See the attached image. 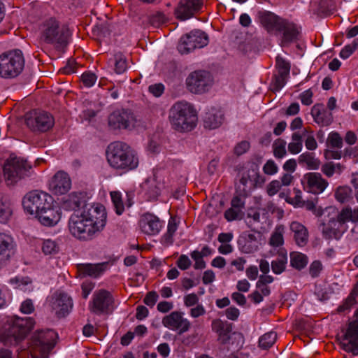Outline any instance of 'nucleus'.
I'll use <instances>...</instances> for the list:
<instances>
[{"label":"nucleus","instance_id":"1","mask_svg":"<svg viewBox=\"0 0 358 358\" xmlns=\"http://www.w3.org/2000/svg\"><path fill=\"white\" fill-rule=\"evenodd\" d=\"M106 212L100 203L86 206L85 210L73 213L68 223L71 234L80 241L92 240L106 223Z\"/></svg>","mask_w":358,"mask_h":358},{"label":"nucleus","instance_id":"2","mask_svg":"<svg viewBox=\"0 0 358 358\" xmlns=\"http://www.w3.org/2000/svg\"><path fill=\"white\" fill-rule=\"evenodd\" d=\"M106 155L109 165L121 173L134 170L138 166L136 152L126 143L115 141L110 143Z\"/></svg>","mask_w":358,"mask_h":358},{"label":"nucleus","instance_id":"3","mask_svg":"<svg viewBox=\"0 0 358 358\" xmlns=\"http://www.w3.org/2000/svg\"><path fill=\"white\" fill-rule=\"evenodd\" d=\"M57 334L52 329L36 331L29 341L27 349L17 350L19 358H47L56 343Z\"/></svg>","mask_w":358,"mask_h":358},{"label":"nucleus","instance_id":"4","mask_svg":"<svg viewBox=\"0 0 358 358\" xmlns=\"http://www.w3.org/2000/svg\"><path fill=\"white\" fill-rule=\"evenodd\" d=\"M358 222V207L353 210L347 206L338 211L336 215L329 217L327 223H322V235L326 239L338 240L348 230L347 223Z\"/></svg>","mask_w":358,"mask_h":358},{"label":"nucleus","instance_id":"5","mask_svg":"<svg viewBox=\"0 0 358 358\" xmlns=\"http://www.w3.org/2000/svg\"><path fill=\"white\" fill-rule=\"evenodd\" d=\"M171 125L179 132L192 131L196 125L197 115L192 105L185 101L174 103L169 115Z\"/></svg>","mask_w":358,"mask_h":358},{"label":"nucleus","instance_id":"6","mask_svg":"<svg viewBox=\"0 0 358 358\" xmlns=\"http://www.w3.org/2000/svg\"><path fill=\"white\" fill-rule=\"evenodd\" d=\"M41 39L47 44L61 49L67 45L71 31L66 25L62 24L55 17L44 20L40 27Z\"/></svg>","mask_w":358,"mask_h":358},{"label":"nucleus","instance_id":"7","mask_svg":"<svg viewBox=\"0 0 358 358\" xmlns=\"http://www.w3.org/2000/svg\"><path fill=\"white\" fill-rule=\"evenodd\" d=\"M35 324L31 317L14 316L8 329L0 334V342L6 346H16L25 339Z\"/></svg>","mask_w":358,"mask_h":358},{"label":"nucleus","instance_id":"8","mask_svg":"<svg viewBox=\"0 0 358 358\" xmlns=\"http://www.w3.org/2000/svg\"><path fill=\"white\" fill-rule=\"evenodd\" d=\"M25 59L19 49L6 51L0 55V78L13 79L24 70Z\"/></svg>","mask_w":358,"mask_h":358},{"label":"nucleus","instance_id":"9","mask_svg":"<svg viewBox=\"0 0 358 358\" xmlns=\"http://www.w3.org/2000/svg\"><path fill=\"white\" fill-rule=\"evenodd\" d=\"M34 173L31 164L25 159L12 155L3 166V175L8 185H13L17 181Z\"/></svg>","mask_w":358,"mask_h":358},{"label":"nucleus","instance_id":"10","mask_svg":"<svg viewBox=\"0 0 358 358\" xmlns=\"http://www.w3.org/2000/svg\"><path fill=\"white\" fill-rule=\"evenodd\" d=\"M107 122L110 131L119 133L122 130H133L138 120L131 109L120 108H116L108 115Z\"/></svg>","mask_w":358,"mask_h":358},{"label":"nucleus","instance_id":"11","mask_svg":"<svg viewBox=\"0 0 358 358\" xmlns=\"http://www.w3.org/2000/svg\"><path fill=\"white\" fill-rule=\"evenodd\" d=\"M54 199L49 194L39 190L28 192L23 198L22 206L26 212L36 216L53 204Z\"/></svg>","mask_w":358,"mask_h":358},{"label":"nucleus","instance_id":"12","mask_svg":"<svg viewBox=\"0 0 358 358\" xmlns=\"http://www.w3.org/2000/svg\"><path fill=\"white\" fill-rule=\"evenodd\" d=\"M47 304L51 312L59 319L66 317L73 307L72 298L67 293L60 290L55 292L48 297Z\"/></svg>","mask_w":358,"mask_h":358},{"label":"nucleus","instance_id":"13","mask_svg":"<svg viewBox=\"0 0 358 358\" xmlns=\"http://www.w3.org/2000/svg\"><path fill=\"white\" fill-rule=\"evenodd\" d=\"M208 43V35L201 30H193L183 35L178 44L177 49L182 54H188L196 48H201Z\"/></svg>","mask_w":358,"mask_h":358},{"label":"nucleus","instance_id":"14","mask_svg":"<svg viewBox=\"0 0 358 358\" xmlns=\"http://www.w3.org/2000/svg\"><path fill=\"white\" fill-rule=\"evenodd\" d=\"M27 126L34 132L44 133L51 129L55 124L53 116L45 111H35L26 115Z\"/></svg>","mask_w":358,"mask_h":358},{"label":"nucleus","instance_id":"15","mask_svg":"<svg viewBox=\"0 0 358 358\" xmlns=\"http://www.w3.org/2000/svg\"><path fill=\"white\" fill-rule=\"evenodd\" d=\"M211 85V76L206 71H194L186 79L188 90L194 94H202L207 92Z\"/></svg>","mask_w":358,"mask_h":358},{"label":"nucleus","instance_id":"16","mask_svg":"<svg viewBox=\"0 0 358 358\" xmlns=\"http://www.w3.org/2000/svg\"><path fill=\"white\" fill-rule=\"evenodd\" d=\"M355 315L356 320L349 323L345 333L338 339L340 340L341 347L345 351L358 355V310Z\"/></svg>","mask_w":358,"mask_h":358},{"label":"nucleus","instance_id":"17","mask_svg":"<svg viewBox=\"0 0 358 358\" xmlns=\"http://www.w3.org/2000/svg\"><path fill=\"white\" fill-rule=\"evenodd\" d=\"M113 303V297L110 292L101 289L94 292L90 302V311L96 315L107 313Z\"/></svg>","mask_w":358,"mask_h":358},{"label":"nucleus","instance_id":"18","mask_svg":"<svg viewBox=\"0 0 358 358\" xmlns=\"http://www.w3.org/2000/svg\"><path fill=\"white\" fill-rule=\"evenodd\" d=\"M203 4V0H180L175 8L176 17L180 20H186L199 13Z\"/></svg>","mask_w":358,"mask_h":358},{"label":"nucleus","instance_id":"19","mask_svg":"<svg viewBox=\"0 0 358 358\" xmlns=\"http://www.w3.org/2000/svg\"><path fill=\"white\" fill-rule=\"evenodd\" d=\"M301 184L306 192L319 194L324 191L329 183L320 173L309 172L303 175Z\"/></svg>","mask_w":358,"mask_h":358},{"label":"nucleus","instance_id":"20","mask_svg":"<svg viewBox=\"0 0 358 358\" xmlns=\"http://www.w3.org/2000/svg\"><path fill=\"white\" fill-rule=\"evenodd\" d=\"M275 35H280V45L285 47L298 40L299 31L296 24L285 19L282 24L278 27Z\"/></svg>","mask_w":358,"mask_h":358},{"label":"nucleus","instance_id":"21","mask_svg":"<svg viewBox=\"0 0 358 358\" xmlns=\"http://www.w3.org/2000/svg\"><path fill=\"white\" fill-rule=\"evenodd\" d=\"M16 252L14 238L6 233H0V268L10 261Z\"/></svg>","mask_w":358,"mask_h":358},{"label":"nucleus","instance_id":"22","mask_svg":"<svg viewBox=\"0 0 358 358\" xmlns=\"http://www.w3.org/2000/svg\"><path fill=\"white\" fill-rule=\"evenodd\" d=\"M162 324L169 329L179 330V334L187 332L191 326L190 322L183 317V313L179 311H173L164 317Z\"/></svg>","mask_w":358,"mask_h":358},{"label":"nucleus","instance_id":"23","mask_svg":"<svg viewBox=\"0 0 358 358\" xmlns=\"http://www.w3.org/2000/svg\"><path fill=\"white\" fill-rule=\"evenodd\" d=\"M71 187V178L68 173L62 171L56 173L49 182V189L54 194H64Z\"/></svg>","mask_w":358,"mask_h":358},{"label":"nucleus","instance_id":"24","mask_svg":"<svg viewBox=\"0 0 358 358\" xmlns=\"http://www.w3.org/2000/svg\"><path fill=\"white\" fill-rule=\"evenodd\" d=\"M257 16L260 24L268 34H275L278 27L285 20L274 13L265 10L258 11Z\"/></svg>","mask_w":358,"mask_h":358},{"label":"nucleus","instance_id":"25","mask_svg":"<svg viewBox=\"0 0 358 358\" xmlns=\"http://www.w3.org/2000/svg\"><path fill=\"white\" fill-rule=\"evenodd\" d=\"M88 199L87 192H72L64 199L62 208L66 210L76 211L81 207L83 210H85L86 206H96V204L88 203Z\"/></svg>","mask_w":358,"mask_h":358},{"label":"nucleus","instance_id":"26","mask_svg":"<svg viewBox=\"0 0 358 358\" xmlns=\"http://www.w3.org/2000/svg\"><path fill=\"white\" fill-rule=\"evenodd\" d=\"M139 227L141 231L150 236L157 234L162 227V222L157 216L150 213L143 214L139 220Z\"/></svg>","mask_w":358,"mask_h":358},{"label":"nucleus","instance_id":"27","mask_svg":"<svg viewBox=\"0 0 358 358\" xmlns=\"http://www.w3.org/2000/svg\"><path fill=\"white\" fill-rule=\"evenodd\" d=\"M108 262L79 264L77 265V270L79 276L81 278L89 276L97 278L108 269Z\"/></svg>","mask_w":358,"mask_h":358},{"label":"nucleus","instance_id":"28","mask_svg":"<svg viewBox=\"0 0 358 358\" xmlns=\"http://www.w3.org/2000/svg\"><path fill=\"white\" fill-rule=\"evenodd\" d=\"M36 217L43 225L51 227L55 225L59 221L61 212L57 207L52 204L49 207L47 206L45 210L37 215Z\"/></svg>","mask_w":358,"mask_h":358},{"label":"nucleus","instance_id":"29","mask_svg":"<svg viewBox=\"0 0 358 358\" xmlns=\"http://www.w3.org/2000/svg\"><path fill=\"white\" fill-rule=\"evenodd\" d=\"M311 115L314 121L321 126H329L333 122V115L328 111L322 103H316L311 108Z\"/></svg>","mask_w":358,"mask_h":358},{"label":"nucleus","instance_id":"30","mask_svg":"<svg viewBox=\"0 0 358 358\" xmlns=\"http://www.w3.org/2000/svg\"><path fill=\"white\" fill-rule=\"evenodd\" d=\"M224 118V113L221 109L211 108L206 112L203 117L204 127L217 129L222 124Z\"/></svg>","mask_w":358,"mask_h":358},{"label":"nucleus","instance_id":"31","mask_svg":"<svg viewBox=\"0 0 358 358\" xmlns=\"http://www.w3.org/2000/svg\"><path fill=\"white\" fill-rule=\"evenodd\" d=\"M211 327L212 330L217 334L218 341L220 344L225 345L227 338L233 332V324L217 319L212 322Z\"/></svg>","mask_w":358,"mask_h":358},{"label":"nucleus","instance_id":"32","mask_svg":"<svg viewBox=\"0 0 358 358\" xmlns=\"http://www.w3.org/2000/svg\"><path fill=\"white\" fill-rule=\"evenodd\" d=\"M238 246L243 253H253L258 250V241L255 234L243 233L238 239Z\"/></svg>","mask_w":358,"mask_h":358},{"label":"nucleus","instance_id":"33","mask_svg":"<svg viewBox=\"0 0 358 358\" xmlns=\"http://www.w3.org/2000/svg\"><path fill=\"white\" fill-rule=\"evenodd\" d=\"M290 229L294 234V238L297 245L305 246L308 241V232L305 226L298 222H292Z\"/></svg>","mask_w":358,"mask_h":358},{"label":"nucleus","instance_id":"34","mask_svg":"<svg viewBox=\"0 0 358 358\" xmlns=\"http://www.w3.org/2000/svg\"><path fill=\"white\" fill-rule=\"evenodd\" d=\"M13 215V207L8 196L0 194V223L6 224Z\"/></svg>","mask_w":358,"mask_h":358},{"label":"nucleus","instance_id":"35","mask_svg":"<svg viewBox=\"0 0 358 358\" xmlns=\"http://www.w3.org/2000/svg\"><path fill=\"white\" fill-rule=\"evenodd\" d=\"M300 165H306L309 170H317L320 166V161L315 158L313 152H306L299 155L298 159Z\"/></svg>","mask_w":358,"mask_h":358},{"label":"nucleus","instance_id":"36","mask_svg":"<svg viewBox=\"0 0 358 358\" xmlns=\"http://www.w3.org/2000/svg\"><path fill=\"white\" fill-rule=\"evenodd\" d=\"M287 261V252L285 250H280L279 258L271 262V269L275 274H280L285 270Z\"/></svg>","mask_w":358,"mask_h":358},{"label":"nucleus","instance_id":"37","mask_svg":"<svg viewBox=\"0 0 358 358\" xmlns=\"http://www.w3.org/2000/svg\"><path fill=\"white\" fill-rule=\"evenodd\" d=\"M8 282L13 285L15 288H19L24 291H31L32 290L31 284L32 280L29 276H16L15 278H10Z\"/></svg>","mask_w":358,"mask_h":358},{"label":"nucleus","instance_id":"38","mask_svg":"<svg viewBox=\"0 0 358 358\" xmlns=\"http://www.w3.org/2000/svg\"><path fill=\"white\" fill-rule=\"evenodd\" d=\"M308 264V257L304 254L299 252H293L290 254V265L297 269L301 270Z\"/></svg>","mask_w":358,"mask_h":358},{"label":"nucleus","instance_id":"39","mask_svg":"<svg viewBox=\"0 0 358 358\" xmlns=\"http://www.w3.org/2000/svg\"><path fill=\"white\" fill-rule=\"evenodd\" d=\"M336 10V4L334 0H320L317 8V13L322 16H328L334 13Z\"/></svg>","mask_w":358,"mask_h":358},{"label":"nucleus","instance_id":"40","mask_svg":"<svg viewBox=\"0 0 358 358\" xmlns=\"http://www.w3.org/2000/svg\"><path fill=\"white\" fill-rule=\"evenodd\" d=\"M357 296L358 289L357 287H354L348 296L343 301L342 304H341L337 308V312L341 313L349 310L351 307L356 303V298Z\"/></svg>","mask_w":358,"mask_h":358},{"label":"nucleus","instance_id":"41","mask_svg":"<svg viewBox=\"0 0 358 358\" xmlns=\"http://www.w3.org/2000/svg\"><path fill=\"white\" fill-rule=\"evenodd\" d=\"M178 229V224L175 220L171 218L168 223L167 231L162 238V243L167 245H172L173 243V236Z\"/></svg>","mask_w":358,"mask_h":358},{"label":"nucleus","instance_id":"42","mask_svg":"<svg viewBox=\"0 0 358 358\" xmlns=\"http://www.w3.org/2000/svg\"><path fill=\"white\" fill-rule=\"evenodd\" d=\"M352 189L348 186H339L334 192V197L341 203L348 202L351 197Z\"/></svg>","mask_w":358,"mask_h":358},{"label":"nucleus","instance_id":"43","mask_svg":"<svg viewBox=\"0 0 358 358\" xmlns=\"http://www.w3.org/2000/svg\"><path fill=\"white\" fill-rule=\"evenodd\" d=\"M149 201L156 200L160 194L159 188L154 180H146L143 184Z\"/></svg>","mask_w":358,"mask_h":358},{"label":"nucleus","instance_id":"44","mask_svg":"<svg viewBox=\"0 0 358 358\" xmlns=\"http://www.w3.org/2000/svg\"><path fill=\"white\" fill-rule=\"evenodd\" d=\"M115 72L117 74L123 73L127 69V60L123 53L118 52L114 55Z\"/></svg>","mask_w":358,"mask_h":358},{"label":"nucleus","instance_id":"45","mask_svg":"<svg viewBox=\"0 0 358 358\" xmlns=\"http://www.w3.org/2000/svg\"><path fill=\"white\" fill-rule=\"evenodd\" d=\"M248 178L250 179L249 189L254 188L257 185L261 186L265 182V178L259 173L257 167L248 171Z\"/></svg>","mask_w":358,"mask_h":358},{"label":"nucleus","instance_id":"46","mask_svg":"<svg viewBox=\"0 0 358 358\" xmlns=\"http://www.w3.org/2000/svg\"><path fill=\"white\" fill-rule=\"evenodd\" d=\"M277 334L273 331L264 334L259 339V346L264 350L270 348L275 342Z\"/></svg>","mask_w":358,"mask_h":358},{"label":"nucleus","instance_id":"47","mask_svg":"<svg viewBox=\"0 0 358 358\" xmlns=\"http://www.w3.org/2000/svg\"><path fill=\"white\" fill-rule=\"evenodd\" d=\"M110 194L115 213L118 215H122L124 210V206L121 193L118 191H113Z\"/></svg>","mask_w":358,"mask_h":358},{"label":"nucleus","instance_id":"48","mask_svg":"<svg viewBox=\"0 0 358 358\" xmlns=\"http://www.w3.org/2000/svg\"><path fill=\"white\" fill-rule=\"evenodd\" d=\"M275 67L278 71L277 73L280 74V76H289L291 65L289 62L280 55H278L275 58Z\"/></svg>","mask_w":358,"mask_h":358},{"label":"nucleus","instance_id":"49","mask_svg":"<svg viewBox=\"0 0 358 358\" xmlns=\"http://www.w3.org/2000/svg\"><path fill=\"white\" fill-rule=\"evenodd\" d=\"M286 141L282 138H278L273 144V155L278 159L284 157L286 155Z\"/></svg>","mask_w":358,"mask_h":358},{"label":"nucleus","instance_id":"50","mask_svg":"<svg viewBox=\"0 0 358 358\" xmlns=\"http://www.w3.org/2000/svg\"><path fill=\"white\" fill-rule=\"evenodd\" d=\"M358 48V38L353 40V41L348 45H346L340 52L339 56L346 59L349 58L355 51Z\"/></svg>","mask_w":358,"mask_h":358},{"label":"nucleus","instance_id":"51","mask_svg":"<svg viewBox=\"0 0 358 358\" xmlns=\"http://www.w3.org/2000/svg\"><path fill=\"white\" fill-rule=\"evenodd\" d=\"M283 229L281 227H277L275 231L272 234L269 243L273 247H279L284 243V238L282 235Z\"/></svg>","mask_w":358,"mask_h":358},{"label":"nucleus","instance_id":"52","mask_svg":"<svg viewBox=\"0 0 358 358\" xmlns=\"http://www.w3.org/2000/svg\"><path fill=\"white\" fill-rule=\"evenodd\" d=\"M243 343V336L242 334L233 331L227 338L226 345L234 346V348H240Z\"/></svg>","mask_w":358,"mask_h":358},{"label":"nucleus","instance_id":"53","mask_svg":"<svg viewBox=\"0 0 358 358\" xmlns=\"http://www.w3.org/2000/svg\"><path fill=\"white\" fill-rule=\"evenodd\" d=\"M294 196H286L287 203L293 205L294 207H303L304 201L302 199L301 192L296 188H294Z\"/></svg>","mask_w":358,"mask_h":358},{"label":"nucleus","instance_id":"54","mask_svg":"<svg viewBox=\"0 0 358 358\" xmlns=\"http://www.w3.org/2000/svg\"><path fill=\"white\" fill-rule=\"evenodd\" d=\"M288 76H280V74L276 73L273 76L272 78V90L273 92L280 91L284 85L286 84V80Z\"/></svg>","mask_w":358,"mask_h":358},{"label":"nucleus","instance_id":"55","mask_svg":"<svg viewBox=\"0 0 358 358\" xmlns=\"http://www.w3.org/2000/svg\"><path fill=\"white\" fill-rule=\"evenodd\" d=\"M42 250L45 255H54L59 250V247L55 241L45 240L43 243Z\"/></svg>","mask_w":358,"mask_h":358},{"label":"nucleus","instance_id":"56","mask_svg":"<svg viewBox=\"0 0 358 358\" xmlns=\"http://www.w3.org/2000/svg\"><path fill=\"white\" fill-rule=\"evenodd\" d=\"M192 259L194 261L195 269H203L206 267V262L199 250H194L190 253Z\"/></svg>","mask_w":358,"mask_h":358},{"label":"nucleus","instance_id":"57","mask_svg":"<svg viewBox=\"0 0 358 358\" xmlns=\"http://www.w3.org/2000/svg\"><path fill=\"white\" fill-rule=\"evenodd\" d=\"M327 141L334 148H341L343 147V138L338 132L333 131L330 133Z\"/></svg>","mask_w":358,"mask_h":358},{"label":"nucleus","instance_id":"58","mask_svg":"<svg viewBox=\"0 0 358 358\" xmlns=\"http://www.w3.org/2000/svg\"><path fill=\"white\" fill-rule=\"evenodd\" d=\"M96 79L97 76L96 74L90 71H86L83 73L81 76V80L83 85L87 87L93 86Z\"/></svg>","mask_w":358,"mask_h":358},{"label":"nucleus","instance_id":"59","mask_svg":"<svg viewBox=\"0 0 358 358\" xmlns=\"http://www.w3.org/2000/svg\"><path fill=\"white\" fill-rule=\"evenodd\" d=\"M323 268L320 261H313L309 266V273L313 278H317Z\"/></svg>","mask_w":358,"mask_h":358},{"label":"nucleus","instance_id":"60","mask_svg":"<svg viewBox=\"0 0 358 358\" xmlns=\"http://www.w3.org/2000/svg\"><path fill=\"white\" fill-rule=\"evenodd\" d=\"M245 197L246 196H243V192L241 194L235 195L231 201V207L236 208L241 211V210L245 208L244 199Z\"/></svg>","mask_w":358,"mask_h":358},{"label":"nucleus","instance_id":"61","mask_svg":"<svg viewBox=\"0 0 358 358\" xmlns=\"http://www.w3.org/2000/svg\"><path fill=\"white\" fill-rule=\"evenodd\" d=\"M263 171L266 175L272 176L278 173V167L273 160L269 159L264 164Z\"/></svg>","mask_w":358,"mask_h":358},{"label":"nucleus","instance_id":"62","mask_svg":"<svg viewBox=\"0 0 358 358\" xmlns=\"http://www.w3.org/2000/svg\"><path fill=\"white\" fill-rule=\"evenodd\" d=\"M20 310L24 314H31L35 310L33 301L30 299L24 300L20 306Z\"/></svg>","mask_w":358,"mask_h":358},{"label":"nucleus","instance_id":"63","mask_svg":"<svg viewBox=\"0 0 358 358\" xmlns=\"http://www.w3.org/2000/svg\"><path fill=\"white\" fill-rule=\"evenodd\" d=\"M176 264L179 268L185 271L191 266L192 262L186 255H181L178 259Z\"/></svg>","mask_w":358,"mask_h":358},{"label":"nucleus","instance_id":"64","mask_svg":"<svg viewBox=\"0 0 358 358\" xmlns=\"http://www.w3.org/2000/svg\"><path fill=\"white\" fill-rule=\"evenodd\" d=\"M159 296L155 291H151L147 293L145 298L143 299V302L145 304L150 307H153L156 302L157 301Z\"/></svg>","mask_w":358,"mask_h":358}]
</instances>
